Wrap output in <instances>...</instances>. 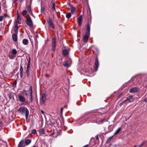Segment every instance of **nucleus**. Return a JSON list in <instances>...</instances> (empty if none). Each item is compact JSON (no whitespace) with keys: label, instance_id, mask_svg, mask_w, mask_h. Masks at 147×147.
I'll return each instance as SVG.
<instances>
[{"label":"nucleus","instance_id":"obj_17","mask_svg":"<svg viewBox=\"0 0 147 147\" xmlns=\"http://www.w3.org/2000/svg\"><path fill=\"white\" fill-rule=\"evenodd\" d=\"M17 20L16 21H17V22H18L19 24H20L21 21V18L18 13L17 14Z\"/></svg>","mask_w":147,"mask_h":147},{"label":"nucleus","instance_id":"obj_12","mask_svg":"<svg viewBox=\"0 0 147 147\" xmlns=\"http://www.w3.org/2000/svg\"><path fill=\"white\" fill-rule=\"evenodd\" d=\"M22 14L23 16L26 18H27L29 17L28 12L26 10H24L23 11Z\"/></svg>","mask_w":147,"mask_h":147},{"label":"nucleus","instance_id":"obj_27","mask_svg":"<svg viewBox=\"0 0 147 147\" xmlns=\"http://www.w3.org/2000/svg\"><path fill=\"white\" fill-rule=\"evenodd\" d=\"M71 16V13H68L66 14V17L68 18L69 19V18H70Z\"/></svg>","mask_w":147,"mask_h":147},{"label":"nucleus","instance_id":"obj_1","mask_svg":"<svg viewBox=\"0 0 147 147\" xmlns=\"http://www.w3.org/2000/svg\"><path fill=\"white\" fill-rule=\"evenodd\" d=\"M91 23V20H88L86 28L85 34L83 38V41L84 42H88V38L90 36V27Z\"/></svg>","mask_w":147,"mask_h":147},{"label":"nucleus","instance_id":"obj_41","mask_svg":"<svg viewBox=\"0 0 147 147\" xmlns=\"http://www.w3.org/2000/svg\"><path fill=\"white\" fill-rule=\"evenodd\" d=\"M30 97H32V92H30Z\"/></svg>","mask_w":147,"mask_h":147},{"label":"nucleus","instance_id":"obj_13","mask_svg":"<svg viewBox=\"0 0 147 147\" xmlns=\"http://www.w3.org/2000/svg\"><path fill=\"white\" fill-rule=\"evenodd\" d=\"M69 6L70 7V9L71 10V13L73 14V13L76 10V8L75 7L73 6L72 5L70 4H69Z\"/></svg>","mask_w":147,"mask_h":147},{"label":"nucleus","instance_id":"obj_22","mask_svg":"<svg viewBox=\"0 0 147 147\" xmlns=\"http://www.w3.org/2000/svg\"><path fill=\"white\" fill-rule=\"evenodd\" d=\"M31 140L29 139H27L25 141V143L26 145H28L31 142Z\"/></svg>","mask_w":147,"mask_h":147},{"label":"nucleus","instance_id":"obj_21","mask_svg":"<svg viewBox=\"0 0 147 147\" xmlns=\"http://www.w3.org/2000/svg\"><path fill=\"white\" fill-rule=\"evenodd\" d=\"M63 54L65 56H67L68 55V52L67 50L65 49L63 51Z\"/></svg>","mask_w":147,"mask_h":147},{"label":"nucleus","instance_id":"obj_8","mask_svg":"<svg viewBox=\"0 0 147 147\" xmlns=\"http://www.w3.org/2000/svg\"><path fill=\"white\" fill-rule=\"evenodd\" d=\"M18 24H17V21L15 20L14 21V26H15V29L14 32L15 33L14 34H17L18 31Z\"/></svg>","mask_w":147,"mask_h":147},{"label":"nucleus","instance_id":"obj_6","mask_svg":"<svg viewBox=\"0 0 147 147\" xmlns=\"http://www.w3.org/2000/svg\"><path fill=\"white\" fill-rule=\"evenodd\" d=\"M46 99V95L45 94H42L40 99V104L41 105L43 104L45 102Z\"/></svg>","mask_w":147,"mask_h":147},{"label":"nucleus","instance_id":"obj_11","mask_svg":"<svg viewBox=\"0 0 147 147\" xmlns=\"http://www.w3.org/2000/svg\"><path fill=\"white\" fill-rule=\"evenodd\" d=\"M82 15L80 16L78 18L77 22L79 26L81 25L82 22Z\"/></svg>","mask_w":147,"mask_h":147},{"label":"nucleus","instance_id":"obj_18","mask_svg":"<svg viewBox=\"0 0 147 147\" xmlns=\"http://www.w3.org/2000/svg\"><path fill=\"white\" fill-rule=\"evenodd\" d=\"M16 56V55H13L12 53L10 52L9 53V57L10 59H13Z\"/></svg>","mask_w":147,"mask_h":147},{"label":"nucleus","instance_id":"obj_50","mask_svg":"<svg viewBox=\"0 0 147 147\" xmlns=\"http://www.w3.org/2000/svg\"><path fill=\"white\" fill-rule=\"evenodd\" d=\"M4 3H6V1H4Z\"/></svg>","mask_w":147,"mask_h":147},{"label":"nucleus","instance_id":"obj_23","mask_svg":"<svg viewBox=\"0 0 147 147\" xmlns=\"http://www.w3.org/2000/svg\"><path fill=\"white\" fill-rule=\"evenodd\" d=\"M45 130L44 128H42L39 131V133L40 135H41L42 134H44L45 133Z\"/></svg>","mask_w":147,"mask_h":147},{"label":"nucleus","instance_id":"obj_28","mask_svg":"<svg viewBox=\"0 0 147 147\" xmlns=\"http://www.w3.org/2000/svg\"><path fill=\"white\" fill-rule=\"evenodd\" d=\"M28 12L30 13H32L31 9L30 7L28 6L27 7Z\"/></svg>","mask_w":147,"mask_h":147},{"label":"nucleus","instance_id":"obj_19","mask_svg":"<svg viewBox=\"0 0 147 147\" xmlns=\"http://www.w3.org/2000/svg\"><path fill=\"white\" fill-rule=\"evenodd\" d=\"M22 43L24 45H27L28 44V40L27 39H24L22 40Z\"/></svg>","mask_w":147,"mask_h":147},{"label":"nucleus","instance_id":"obj_32","mask_svg":"<svg viewBox=\"0 0 147 147\" xmlns=\"http://www.w3.org/2000/svg\"><path fill=\"white\" fill-rule=\"evenodd\" d=\"M146 142L145 141H143L142 143L140 144V145L138 146V147H141L146 143Z\"/></svg>","mask_w":147,"mask_h":147},{"label":"nucleus","instance_id":"obj_34","mask_svg":"<svg viewBox=\"0 0 147 147\" xmlns=\"http://www.w3.org/2000/svg\"><path fill=\"white\" fill-rule=\"evenodd\" d=\"M17 81L16 80H15L13 83V86H16V85Z\"/></svg>","mask_w":147,"mask_h":147},{"label":"nucleus","instance_id":"obj_43","mask_svg":"<svg viewBox=\"0 0 147 147\" xmlns=\"http://www.w3.org/2000/svg\"><path fill=\"white\" fill-rule=\"evenodd\" d=\"M3 123L1 121H0V126H2L3 125Z\"/></svg>","mask_w":147,"mask_h":147},{"label":"nucleus","instance_id":"obj_9","mask_svg":"<svg viewBox=\"0 0 147 147\" xmlns=\"http://www.w3.org/2000/svg\"><path fill=\"white\" fill-rule=\"evenodd\" d=\"M18 97L20 101L22 102H25L26 99L24 96L21 95H18Z\"/></svg>","mask_w":147,"mask_h":147},{"label":"nucleus","instance_id":"obj_4","mask_svg":"<svg viewBox=\"0 0 147 147\" xmlns=\"http://www.w3.org/2000/svg\"><path fill=\"white\" fill-rule=\"evenodd\" d=\"M26 18V22L27 24L30 27H32L33 26V24L31 18L29 16V17Z\"/></svg>","mask_w":147,"mask_h":147},{"label":"nucleus","instance_id":"obj_38","mask_svg":"<svg viewBox=\"0 0 147 147\" xmlns=\"http://www.w3.org/2000/svg\"><path fill=\"white\" fill-rule=\"evenodd\" d=\"M30 61H29L28 62V64L27 65V66L30 67Z\"/></svg>","mask_w":147,"mask_h":147},{"label":"nucleus","instance_id":"obj_37","mask_svg":"<svg viewBox=\"0 0 147 147\" xmlns=\"http://www.w3.org/2000/svg\"><path fill=\"white\" fill-rule=\"evenodd\" d=\"M3 16H0V22H1L3 21Z\"/></svg>","mask_w":147,"mask_h":147},{"label":"nucleus","instance_id":"obj_47","mask_svg":"<svg viewBox=\"0 0 147 147\" xmlns=\"http://www.w3.org/2000/svg\"><path fill=\"white\" fill-rule=\"evenodd\" d=\"M124 102V101H123V102H121V103H120V105H122L123 104L124 102Z\"/></svg>","mask_w":147,"mask_h":147},{"label":"nucleus","instance_id":"obj_35","mask_svg":"<svg viewBox=\"0 0 147 147\" xmlns=\"http://www.w3.org/2000/svg\"><path fill=\"white\" fill-rule=\"evenodd\" d=\"M22 93L23 94H25V95H26L27 94L26 91L25 90H23Z\"/></svg>","mask_w":147,"mask_h":147},{"label":"nucleus","instance_id":"obj_25","mask_svg":"<svg viewBox=\"0 0 147 147\" xmlns=\"http://www.w3.org/2000/svg\"><path fill=\"white\" fill-rule=\"evenodd\" d=\"M121 127L117 129L116 130V131L115 132V133L114 134V135H116L117 134H118L119 133V132L121 131Z\"/></svg>","mask_w":147,"mask_h":147},{"label":"nucleus","instance_id":"obj_14","mask_svg":"<svg viewBox=\"0 0 147 147\" xmlns=\"http://www.w3.org/2000/svg\"><path fill=\"white\" fill-rule=\"evenodd\" d=\"M138 90V88L136 87L133 88L131 89L130 90V93H134L137 92Z\"/></svg>","mask_w":147,"mask_h":147},{"label":"nucleus","instance_id":"obj_44","mask_svg":"<svg viewBox=\"0 0 147 147\" xmlns=\"http://www.w3.org/2000/svg\"><path fill=\"white\" fill-rule=\"evenodd\" d=\"M54 132H53L52 134H50L49 135V136H52L54 134Z\"/></svg>","mask_w":147,"mask_h":147},{"label":"nucleus","instance_id":"obj_26","mask_svg":"<svg viewBox=\"0 0 147 147\" xmlns=\"http://www.w3.org/2000/svg\"><path fill=\"white\" fill-rule=\"evenodd\" d=\"M24 143L23 140H21L19 143L18 147H22V146Z\"/></svg>","mask_w":147,"mask_h":147},{"label":"nucleus","instance_id":"obj_7","mask_svg":"<svg viewBox=\"0 0 147 147\" xmlns=\"http://www.w3.org/2000/svg\"><path fill=\"white\" fill-rule=\"evenodd\" d=\"M134 100V98L132 96H129L127 98V99L124 101V102H126L127 101H129V102H133Z\"/></svg>","mask_w":147,"mask_h":147},{"label":"nucleus","instance_id":"obj_10","mask_svg":"<svg viewBox=\"0 0 147 147\" xmlns=\"http://www.w3.org/2000/svg\"><path fill=\"white\" fill-rule=\"evenodd\" d=\"M95 71H97L99 66V62L98 59L97 58H96L95 62Z\"/></svg>","mask_w":147,"mask_h":147},{"label":"nucleus","instance_id":"obj_31","mask_svg":"<svg viewBox=\"0 0 147 147\" xmlns=\"http://www.w3.org/2000/svg\"><path fill=\"white\" fill-rule=\"evenodd\" d=\"M113 137V136H112V137H111L109 138L106 141V143H109L111 141V140L112 139Z\"/></svg>","mask_w":147,"mask_h":147},{"label":"nucleus","instance_id":"obj_20","mask_svg":"<svg viewBox=\"0 0 147 147\" xmlns=\"http://www.w3.org/2000/svg\"><path fill=\"white\" fill-rule=\"evenodd\" d=\"M30 68V67L27 66V68H26V73L27 74V76L28 77H29L30 76V72H29Z\"/></svg>","mask_w":147,"mask_h":147},{"label":"nucleus","instance_id":"obj_46","mask_svg":"<svg viewBox=\"0 0 147 147\" xmlns=\"http://www.w3.org/2000/svg\"><path fill=\"white\" fill-rule=\"evenodd\" d=\"M18 0H13V2L15 3Z\"/></svg>","mask_w":147,"mask_h":147},{"label":"nucleus","instance_id":"obj_5","mask_svg":"<svg viewBox=\"0 0 147 147\" xmlns=\"http://www.w3.org/2000/svg\"><path fill=\"white\" fill-rule=\"evenodd\" d=\"M52 50L54 51L55 50L56 47V37L54 36L52 37Z\"/></svg>","mask_w":147,"mask_h":147},{"label":"nucleus","instance_id":"obj_16","mask_svg":"<svg viewBox=\"0 0 147 147\" xmlns=\"http://www.w3.org/2000/svg\"><path fill=\"white\" fill-rule=\"evenodd\" d=\"M12 37L13 40L14 41L16 42L17 41V34H13L12 35Z\"/></svg>","mask_w":147,"mask_h":147},{"label":"nucleus","instance_id":"obj_39","mask_svg":"<svg viewBox=\"0 0 147 147\" xmlns=\"http://www.w3.org/2000/svg\"><path fill=\"white\" fill-rule=\"evenodd\" d=\"M63 110V107H62L61 108V114H62Z\"/></svg>","mask_w":147,"mask_h":147},{"label":"nucleus","instance_id":"obj_3","mask_svg":"<svg viewBox=\"0 0 147 147\" xmlns=\"http://www.w3.org/2000/svg\"><path fill=\"white\" fill-rule=\"evenodd\" d=\"M47 20V23L48 24L49 26L52 29H54L55 28V26L51 18L50 17H48Z\"/></svg>","mask_w":147,"mask_h":147},{"label":"nucleus","instance_id":"obj_36","mask_svg":"<svg viewBox=\"0 0 147 147\" xmlns=\"http://www.w3.org/2000/svg\"><path fill=\"white\" fill-rule=\"evenodd\" d=\"M29 90L30 92H32V88L31 86H30Z\"/></svg>","mask_w":147,"mask_h":147},{"label":"nucleus","instance_id":"obj_30","mask_svg":"<svg viewBox=\"0 0 147 147\" xmlns=\"http://www.w3.org/2000/svg\"><path fill=\"white\" fill-rule=\"evenodd\" d=\"M55 4L54 3H53L52 4V9L53 11H55Z\"/></svg>","mask_w":147,"mask_h":147},{"label":"nucleus","instance_id":"obj_29","mask_svg":"<svg viewBox=\"0 0 147 147\" xmlns=\"http://www.w3.org/2000/svg\"><path fill=\"white\" fill-rule=\"evenodd\" d=\"M65 62V63L64 64V66L65 67H69L70 66V64L66 61Z\"/></svg>","mask_w":147,"mask_h":147},{"label":"nucleus","instance_id":"obj_2","mask_svg":"<svg viewBox=\"0 0 147 147\" xmlns=\"http://www.w3.org/2000/svg\"><path fill=\"white\" fill-rule=\"evenodd\" d=\"M18 111L21 113H26V118L27 119L29 115V111L27 108L25 107H20L18 110Z\"/></svg>","mask_w":147,"mask_h":147},{"label":"nucleus","instance_id":"obj_40","mask_svg":"<svg viewBox=\"0 0 147 147\" xmlns=\"http://www.w3.org/2000/svg\"><path fill=\"white\" fill-rule=\"evenodd\" d=\"M41 112L43 115H45V112L43 110H41Z\"/></svg>","mask_w":147,"mask_h":147},{"label":"nucleus","instance_id":"obj_45","mask_svg":"<svg viewBox=\"0 0 147 147\" xmlns=\"http://www.w3.org/2000/svg\"><path fill=\"white\" fill-rule=\"evenodd\" d=\"M88 144L84 146H83V147H88Z\"/></svg>","mask_w":147,"mask_h":147},{"label":"nucleus","instance_id":"obj_24","mask_svg":"<svg viewBox=\"0 0 147 147\" xmlns=\"http://www.w3.org/2000/svg\"><path fill=\"white\" fill-rule=\"evenodd\" d=\"M11 53H12L13 55H16L17 53V52L15 49H12Z\"/></svg>","mask_w":147,"mask_h":147},{"label":"nucleus","instance_id":"obj_33","mask_svg":"<svg viewBox=\"0 0 147 147\" xmlns=\"http://www.w3.org/2000/svg\"><path fill=\"white\" fill-rule=\"evenodd\" d=\"M36 133V130L35 129H33L32 132V133L34 134H35Z\"/></svg>","mask_w":147,"mask_h":147},{"label":"nucleus","instance_id":"obj_15","mask_svg":"<svg viewBox=\"0 0 147 147\" xmlns=\"http://www.w3.org/2000/svg\"><path fill=\"white\" fill-rule=\"evenodd\" d=\"M20 76L21 78H22L23 76V68L22 67L21 64L20 65Z\"/></svg>","mask_w":147,"mask_h":147},{"label":"nucleus","instance_id":"obj_42","mask_svg":"<svg viewBox=\"0 0 147 147\" xmlns=\"http://www.w3.org/2000/svg\"><path fill=\"white\" fill-rule=\"evenodd\" d=\"M30 100L31 102L32 103L33 101L32 97H30Z\"/></svg>","mask_w":147,"mask_h":147},{"label":"nucleus","instance_id":"obj_49","mask_svg":"<svg viewBox=\"0 0 147 147\" xmlns=\"http://www.w3.org/2000/svg\"><path fill=\"white\" fill-rule=\"evenodd\" d=\"M46 76H49V75L48 74H47L46 75Z\"/></svg>","mask_w":147,"mask_h":147},{"label":"nucleus","instance_id":"obj_48","mask_svg":"<svg viewBox=\"0 0 147 147\" xmlns=\"http://www.w3.org/2000/svg\"><path fill=\"white\" fill-rule=\"evenodd\" d=\"M96 139L97 140H98L99 139V138H98V136H97L96 137Z\"/></svg>","mask_w":147,"mask_h":147}]
</instances>
